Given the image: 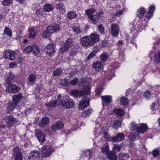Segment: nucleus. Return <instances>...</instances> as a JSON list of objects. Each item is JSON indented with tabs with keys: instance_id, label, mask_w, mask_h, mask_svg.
I'll return each instance as SVG.
<instances>
[{
	"instance_id": "obj_10",
	"label": "nucleus",
	"mask_w": 160,
	"mask_h": 160,
	"mask_svg": "<svg viewBox=\"0 0 160 160\" xmlns=\"http://www.w3.org/2000/svg\"><path fill=\"white\" fill-rule=\"evenodd\" d=\"M42 148L43 153L46 157H49L54 151V149L50 145L44 146Z\"/></svg>"
},
{
	"instance_id": "obj_14",
	"label": "nucleus",
	"mask_w": 160,
	"mask_h": 160,
	"mask_svg": "<svg viewBox=\"0 0 160 160\" xmlns=\"http://www.w3.org/2000/svg\"><path fill=\"white\" fill-rule=\"evenodd\" d=\"M44 51L49 56H52L55 54V49L53 44L48 45L44 48Z\"/></svg>"
},
{
	"instance_id": "obj_63",
	"label": "nucleus",
	"mask_w": 160,
	"mask_h": 160,
	"mask_svg": "<svg viewBox=\"0 0 160 160\" xmlns=\"http://www.w3.org/2000/svg\"><path fill=\"white\" fill-rule=\"evenodd\" d=\"M154 60L157 62L160 63V52L158 53L157 55L156 56Z\"/></svg>"
},
{
	"instance_id": "obj_11",
	"label": "nucleus",
	"mask_w": 160,
	"mask_h": 160,
	"mask_svg": "<svg viewBox=\"0 0 160 160\" xmlns=\"http://www.w3.org/2000/svg\"><path fill=\"white\" fill-rule=\"evenodd\" d=\"M17 55L16 53L14 51H7L4 55V58L6 59H9L11 60H15L16 56Z\"/></svg>"
},
{
	"instance_id": "obj_44",
	"label": "nucleus",
	"mask_w": 160,
	"mask_h": 160,
	"mask_svg": "<svg viewBox=\"0 0 160 160\" xmlns=\"http://www.w3.org/2000/svg\"><path fill=\"white\" fill-rule=\"evenodd\" d=\"M36 79V76L34 74H30L29 75L28 78V80L29 82L31 83H33Z\"/></svg>"
},
{
	"instance_id": "obj_6",
	"label": "nucleus",
	"mask_w": 160,
	"mask_h": 160,
	"mask_svg": "<svg viewBox=\"0 0 160 160\" xmlns=\"http://www.w3.org/2000/svg\"><path fill=\"white\" fill-rule=\"evenodd\" d=\"M73 40L71 38H68L64 42V45L60 48L61 51L63 52L68 50L69 48L72 47L73 44Z\"/></svg>"
},
{
	"instance_id": "obj_45",
	"label": "nucleus",
	"mask_w": 160,
	"mask_h": 160,
	"mask_svg": "<svg viewBox=\"0 0 160 160\" xmlns=\"http://www.w3.org/2000/svg\"><path fill=\"white\" fill-rule=\"evenodd\" d=\"M92 109L89 108L88 110H85L82 112V116L83 117H87L92 113Z\"/></svg>"
},
{
	"instance_id": "obj_31",
	"label": "nucleus",
	"mask_w": 160,
	"mask_h": 160,
	"mask_svg": "<svg viewBox=\"0 0 160 160\" xmlns=\"http://www.w3.org/2000/svg\"><path fill=\"white\" fill-rule=\"evenodd\" d=\"M96 12V9L93 8L87 9L85 10V14L87 15L88 18H89L91 17L92 16L93 13Z\"/></svg>"
},
{
	"instance_id": "obj_64",
	"label": "nucleus",
	"mask_w": 160,
	"mask_h": 160,
	"mask_svg": "<svg viewBox=\"0 0 160 160\" xmlns=\"http://www.w3.org/2000/svg\"><path fill=\"white\" fill-rule=\"evenodd\" d=\"M77 52V51L76 50H75L73 49L69 53V55L70 56L73 57L75 56Z\"/></svg>"
},
{
	"instance_id": "obj_26",
	"label": "nucleus",
	"mask_w": 160,
	"mask_h": 160,
	"mask_svg": "<svg viewBox=\"0 0 160 160\" xmlns=\"http://www.w3.org/2000/svg\"><path fill=\"white\" fill-rule=\"evenodd\" d=\"M103 65L102 63L100 61H97L92 64V67L95 68L97 71H101L102 69Z\"/></svg>"
},
{
	"instance_id": "obj_61",
	"label": "nucleus",
	"mask_w": 160,
	"mask_h": 160,
	"mask_svg": "<svg viewBox=\"0 0 160 160\" xmlns=\"http://www.w3.org/2000/svg\"><path fill=\"white\" fill-rule=\"evenodd\" d=\"M74 32L75 33L78 34L79 33L81 32L80 29L76 26H74L72 28Z\"/></svg>"
},
{
	"instance_id": "obj_2",
	"label": "nucleus",
	"mask_w": 160,
	"mask_h": 160,
	"mask_svg": "<svg viewBox=\"0 0 160 160\" xmlns=\"http://www.w3.org/2000/svg\"><path fill=\"white\" fill-rule=\"evenodd\" d=\"M131 32L132 33L131 36H127L125 37V40L127 42V44H128L129 43L132 44L133 46H135L136 48H137V44L134 42L133 41L135 38L137 37V35L138 33V30H136L135 28L133 27L132 28Z\"/></svg>"
},
{
	"instance_id": "obj_34",
	"label": "nucleus",
	"mask_w": 160,
	"mask_h": 160,
	"mask_svg": "<svg viewBox=\"0 0 160 160\" xmlns=\"http://www.w3.org/2000/svg\"><path fill=\"white\" fill-rule=\"evenodd\" d=\"M110 160H117V157L115 153L114 152H109L107 154Z\"/></svg>"
},
{
	"instance_id": "obj_21",
	"label": "nucleus",
	"mask_w": 160,
	"mask_h": 160,
	"mask_svg": "<svg viewBox=\"0 0 160 160\" xmlns=\"http://www.w3.org/2000/svg\"><path fill=\"white\" fill-rule=\"evenodd\" d=\"M23 94L20 92L18 94L14 95L12 96V101L18 105L21 102Z\"/></svg>"
},
{
	"instance_id": "obj_48",
	"label": "nucleus",
	"mask_w": 160,
	"mask_h": 160,
	"mask_svg": "<svg viewBox=\"0 0 160 160\" xmlns=\"http://www.w3.org/2000/svg\"><path fill=\"white\" fill-rule=\"evenodd\" d=\"M98 28L99 32L102 34H104L105 32V28L102 24H99L98 26Z\"/></svg>"
},
{
	"instance_id": "obj_57",
	"label": "nucleus",
	"mask_w": 160,
	"mask_h": 160,
	"mask_svg": "<svg viewBox=\"0 0 160 160\" xmlns=\"http://www.w3.org/2000/svg\"><path fill=\"white\" fill-rule=\"evenodd\" d=\"M53 26H49L47 28V30L51 34H52L53 33L55 32V30Z\"/></svg>"
},
{
	"instance_id": "obj_60",
	"label": "nucleus",
	"mask_w": 160,
	"mask_h": 160,
	"mask_svg": "<svg viewBox=\"0 0 160 160\" xmlns=\"http://www.w3.org/2000/svg\"><path fill=\"white\" fill-rule=\"evenodd\" d=\"M37 160L34 155L31 152L30 153L28 158V160Z\"/></svg>"
},
{
	"instance_id": "obj_7",
	"label": "nucleus",
	"mask_w": 160,
	"mask_h": 160,
	"mask_svg": "<svg viewBox=\"0 0 160 160\" xmlns=\"http://www.w3.org/2000/svg\"><path fill=\"white\" fill-rule=\"evenodd\" d=\"M4 120L5 122L7 123L8 127L11 128L14 126V124L17 122V119L14 118L12 115H9L5 117Z\"/></svg>"
},
{
	"instance_id": "obj_56",
	"label": "nucleus",
	"mask_w": 160,
	"mask_h": 160,
	"mask_svg": "<svg viewBox=\"0 0 160 160\" xmlns=\"http://www.w3.org/2000/svg\"><path fill=\"white\" fill-rule=\"evenodd\" d=\"M124 12V9L122 8V10L116 12L114 14L113 17H116L117 16L122 15Z\"/></svg>"
},
{
	"instance_id": "obj_42",
	"label": "nucleus",
	"mask_w": 160,
	"mask_h": 160,
	"mask_svg": "<svg viewBox=\"0 0 160 160\" xmlns=\"http://www.w3.org/2000/svg\"><path fill=\"white\" fill-rule=\"evenodd\" d=\"M121 122L118 120H116L113 123L112 125L114 128L117 129L119 127H120L121 125Z\"/></svg>"
},
{
	"instance_id": "obj_28",
	"label": "nucleus",
	"mask_w": 160,
	"mask_h": 160,
	"mask_svg": "<svg viewBox=\"0 0 160 160\" xmlns=\"http://www.w3.org/2000/svg\"><path fill=\"white\" fill-rule=\"evenodd\" d=\"M102 152L103 154H107L109 152L108 144L107 142L102 145L101 148Z\"/></svg>"
},
{
	"instance_id": "obj_41",
	"label": "nucleus",
	"mask_w": 160,
	"mask_h": 160,
	"mask_svg": "<svg viewBox=\"0 0 160 160\" xmlns=\"http://www.w3.org/2000/svg\"><path fill=\"white\" fill-rule=\"evenodd\" d=\"M62 72V71L61 68H58L53 72V76L54 77L59 76L61 74Z\"/></svg>"
},
{
	"instance_id": "obj_3",
	"label": "nucleus",
	"mask_w": 160,
	"mask_h": 160,
	"mask_svg": "<svg viewBox=\"0 0 160 160\" xmlns=\"http://www.w3.org/2000/svg\"><path fill=\"white\" fill-rule=\"evenodd\" d=\"M146 12V10L145 8L142 7H141L139 9L137 12V16L139 17L140 19H142L141 20L142 22H141L139 20L137 24V26L138 28H143L145 27L143 26L142 28H140V24L141 25L142 23L143 25H144L145 23L143 22H145L143 21L145 18V17H146V15H144V14Z\"/></svg>"
},
{
	"instance_id": "obj_20",
	"label": "nucleus",
	"mask_w": 160,
	"mask_h": 160,
	"mask_svg": "<svg viewBox=\"0 0 160 160\" xmlns=\"http://www.w3.org/2000/svg\"><path fill=\"white\" fill-rule=\"evenodd\" d=\"M101 98L102 100V104L108 105L112 102V97L110 95L101 96Z\"/></svg>"
},
{
	"instance_id": "obj_32",
	"label": "nucleus",
	"mask_w": 160,
	"mask_h": 160,
	"mask_svg": "<svg viewBox=\"0 0 160 160\" xmlns=\"http://www.w3.org/2000/svg\"><path fill=\"white\" fill-rule=\"evenodd\" d=\"M32 51L33 54L36 56H39V54H40L39 53L40 52V51L39 48L38 47L37 45H32Z\"/></svg>"
},
{
	"instance_id": "obj_59",
	"label": "nucleus",
	"mask_w": 160,
	"mask_h": 160,
	"mask_svg": "<svg viewBox=\"0 0 160 160\" xmlns=\"http://www.w3.org/2000/svg\"><path fill=\"white\" fill-rule=\"evenodd\" d=\"M108 44V41L105 39L102 40L101 42L100 46L101 47H104L106 46Z\"/></svg>"
},
{
	"instance_id": "obj_24",
	"label": "nucleus",
	"mask_w": 160,
	"mask_h": 160,
	"mask_svg": "<svg viewBox=\"0 0 160 160\" xmlns=\"http://www.w3.org/2000/svg\"><path fill=\"white\" fill-rule=\"evenodd\" d=\"M56 9L60 13H64L65 12L66 7L63 2H60L56 4Z\"/></svg>"
},
{
	"instance_id": "obj_29",
	"label": "nucleus",
	"mask_w": 160,
	"mask_h": 160,
	"mask_svg": "<svg viewBox=\"0 0 160 160\" xmlns=\"http://www.w3.org/2000/svg\"><path fill=\"white\" fill-rule=\"evenodd\" d=\"M78 14L74 11H68L67 14V17L69 19H72L78 17Z\"/></svg>"
},
{
	"instance_id": "obj_50",
	"label": "nucleus",
	"mask_w": 160,
	"mask_h": 160,
	"mask_svg": "<svg viewBox=\"0 0 160 160\" xmlns=\"http://www.w3.org/2000/svg\"><path fill=\"white\" fill-rule=\"evenodd\" d=\"M35 14L39 17L42 16H43V11L40 9H37L35 10Z\"/></svg>"
},
{
	"instance_id": "obj_1",
	"label": "nucleus",
	"mask_w": 160,
	"mask_h": 160,
	"mask_svg": "<svg viewBox=\"0 0 160 160\" xmlns=\"http://www.w3.org/2000/svg\"><path fill=\"white\" fill-rule=\"evenodd\" d=\"M61 105L62 107L67 109L72 108L75 105L74 102L70 97L67 95L62 97L61 99H58L55 101L45 104L47 108L49 109H51L55 107L58 105Z\"/></svg>"
},
{
	"instance_id": "obj_15",
	"label": "nucleus",
	"mask_w": 160,
	"mask_h": 160,
	"mask_svg": "<svg viewBox=\"0 0 160 160\" xmlns=\"http://www.w3.org/2000/svg\"><path fill=\"white\" fill-rule=\"evenodd\" d=\"M119 30V27L118 24L113 23L111 24V31L113 37H117L118 35Z\"/></svg>"
},
{
	"instance_id": "obj_30",
	"label": "nucleus",
	"mask_w": 160,
	"mask_h": 160,
	"mask_svg": "<svg viewBox=\"0 0 160 160\" xmlns=\"http://www.w3.org/2000/svg\"><path fill=\"white\" fill-rule=\"evenodd\" d=\"M53 9V6L49 3H46L43 6L44 11L49 12L52 11Z\"/></svg>"
},
{
	"instance_id": "obj_58",
	"label": "nucleus",
	"mask_w": 160,
	"mask_h": 160,
	"mask_svg": "<svg viewBox=\"0 0 160 160\" xmlns=\"http://www.w3.org/2000/svg\"><path fill=\"white\" fill-rule=\"evenodd\" d=\"M108 58V55L106 53H102L100 56V59L102 61H104Z\"/></svg>"
},
{
	"instance_id": "obj_39",
	"label": "nucleus",
	"mask_w": 160,
	"mask_h": 160,
	"mask_svg": "<svg viewBox=\"0 0 160 160\" xmlns=\"http://www.w3.org/2000/svg\"><path fill=\"white\" fill-rule=\"evenodd\" d=\"M82 91L83 95H89L91 93V88L89 86H87L85 87L83 90Z\"/></svg>"
},
{
	"instance_id": "obj_9",
	"label": "nucleus",
	"mask_w": 160,
	"mask_h": 160,
	"mask_svg": "<svg viewBox=\"0 0 160 160\" xmlns=\"http://www.w3.org/2000/svg\"><path fill=\"white\" fill-rule=\"evenodd\" d=\"M89 105V100L88 98L83 97L78 105V109L82 110L86 108Z\"/></svg>"
},
{
	"instance_id": "obj_37",
	"label": "nucleus",
	"mask_w": 160,
	"mask_h": 160,
	"mask_svg": "<svg viewBox=\"0 0 160 160\" xmlns=\"http://www.w3.org/2000/svg\"><path fill=\"white\" fill-rule=\"evenodd\" d=\"M120 102L121 104L123 106H127L129 104L128 99L125 97H122L121 98Z\"/></svg>"
},
{
	"instance_id": "obj_38",
	"label": "nucleus",
	"mask_w": 160,
	"mask_h": 160,
	"mask_svg": "<svg viewBox=\"0 0 160 160\" xmlns=\"http://www.w3.org/2000/svg\"><path fill=\"white\" fill-rule=\"evenodd\" d=\"M89 18L90 19L91 22L94 25L96 24L99 20L96 16H95V15L90 17Z\"/></svg>"
},
{
	"instance_id": "obj_19",
	"label": "nucleus",
	"mask_w": 160,
	"mask_h": 160,
	"mask_svg": "<svg viewBox=\"0 0 160 160\" xmlns=\"http://www.w3.org/2000/svg\"><path fill=\"white\" fill-rule=\"evenodd\" d=\"M17 105L12 101L9 102L7 104V109L5 112L6 113L9 114L10 112H12Z\"/></svg>"
},
{
	"instance_id": "obj_40",
	"label": "nucleus",
	"mask_w": 160,
	"mask_h": 160,
	"mask_svg": "<svg viewBox=\"0 0 160 160\" xmlns=\"http://www.w3.org/2000/svg\"><path fill=\"white\" fill-rule=\"evenodd\" d=\"M32 46L28 45L23 49V51L24 53L29 54L32 51Z\"/></svg>"
},
{
	"instance_id": "obj_23",
	"label": "nucleus",
	"mask_w": 160,
	"mask_h": 160,
	"mask_svg": "<svg viewBox=\"0 0 160 160\" xmlns=\"http://www.w3.org/2000/svg\"><path fill=\"white\" fill-rule=\"evenodd\" d=\"M49 118L48 117L45 116L39 123V125L41 128H44L49 123Z\"/></svg>"
},
{
	"instance_id": "obj_51",
	"label": "nucleus",
	"mask_w": 160,
	"mask_h": 160,
	"mask_svg": "<svg viewBox=\"0 0 160 160\" xmlns=\"http://www.w3.org/2000/svg\"><path fill=\"white\" fill-rule=\"evenodd\" d=\"M78 82V79L77 78H75L73 80H71L69 84L75 86L77 85Z\"/></svg>"
},
{
	"instance_id": "obj_5",
	"label": "nucleus",
	"mask_w": 160,
	"mask_h": 160,
	"mask_svg": "<svg viewBox=\"0 0 160 160\" xmlns=\"http://www.w3.org/2000/svg\"><path fill=\"white\" fill-rule=\"evenodd\" d=\"M13 156L15 160H23L22 154L21 152V149L18 146H16L12 150Z\"/></svg>"
},
{
	"instance_id": "obj_17",
	"label": "nucleus",
	"mask_w": 160,
	"mask_h": 160,
	"mask_svg": "<svg viewBox=\"0 0 160 160\" xmlns=\"http://www.w3.org/2000/svg\"><path fill=\"white\" fill-rule=\"evenodd\" d=\"M64 126V124L62 121L58 120L51 126V129L53 131L56 132L62 129Z\"/></svg>"
},
{
	"instance_id": "obj_27",
	"label": "nucleus",
	"mask_w": 160,
	"mask_h": 160,
	"mask_svg": "<svg viewBox=\"0 0 160 160\" xmlns=\"http://www.w3.org/2000/svg\"><path fill=\"white\" fill-rule=\"evenodd\" d=\"M70 94L74 97L78 98L83 95V92L77 89H73L71 92Z\"/></svg>"
},
{
	"instance_id": "obj_49",
	"label": "nucleus",
	"mask_w": 160,
	"mask_h": 160,
	"mask_svg": "<svg viewBox=\"0 0 160 160\" xmlns=\"http://www.w3.org/2000/svg\"><path fill=\"white\" fill-rule=\"evenodd\" d=\"M12 2V0H3L2 2V5L4 6H7Z\"/></svg>"
},
{
	"instance_id": "obj_22",
	"label": "nucleus",
	"mask_w": 160,
	"mask_h": 160,
	"mask_svg": "<svg viewBox=\"0 0 160 160\" xmlns=\"http://www.w3.org/2000/svg\"><path fill=\"white\" fill-rule=\"evenodd\" d=\"M148 129V127L147 124L142 123L138 127L137 132L143 134L147 131Z\"/></svg>"
},
{
	"instance_id": "obj_18",
	"label": "nucleus",
	"mask_w": 160,
	"mask_h": 160,
	"mask_svg": "<svg viewBox=\"0 0 160 160\" xmlns=\"http://www.w3.org/2000/svg\"><path fill=\"white\" fill-rule=\"evenodd\" d=\"M125 136L122 132L118 133L115 137H112L111 138V140L113 142H118L123 140Z\"/></svg>"
},
{
	"instance_id": "obj_13",
	"label": "nucleus",
	"mask_w": 160,
	"mask_h": 160,
	"mask_svg": "<svg viewBox=\"0 0 160 160\" xmlns=\"http://www.w3.org/2000/svg\"><path fill=\"white\" fill-rule=\"evenodd\" d=\"M35 136L38 140L41 143L45 142L46 140L45 136L40 129L35 130Z\"/></svg>"
},
{
	"instance_id": "obj_25",
	"label": "nucleus",
	"mask_w": 160,
	"mask_h": 160,
	"mask_svg": "<svg viewBox=\"0 0 160 160\" xmlns=\"http://www.w3.org/2000/svg\"><path fill=\"white\" fill-rule=\"evenodd\" d=\"M140 138L139 133L135 132H131L129 133L128 138L132 141H134L136 140H138Z\"/></svg>"
},
{
	"instance_id": "obj_53",
	"label": "nucleus",
	"mask_w": 160,
	"mask_h": 160,
	"mask_svg": "<svg viewBox=\"0 0 160 160\" xmlns=\"http://www.w3.org/2000/svg\"><path fill=\"white\" fill-rule=\"evenodd\" d=\"M123 143H122L119 145H114L113 147V148L117 152H119L121 149Z\"/></svg>"
},
{
	"instance_id": "obj_46",
	"label": "nucleus",
	"mask_w": 160,
	"mask_h": 160,
	"mask_svg": "<svg viewBox=\"0 0 160 160\" xmlns=\"http://www.w3.org/2000/svg\"><path fill=\"white\" fill-rule=\"evenodd\" d=\"M160 153V150L159 148L154 149L152 151L153 157L156 158L159 156Z\"/></svg>"
},
{
	"instance_id": "obj_43",
	"label": "nucleus",
	"mask_w": 160,
	"mask_h": 160,
	"mask_svg": "<svg viewBox=\"0 0 160 160\" xmlns=\"http://www.w3.org/2000/svg\"><path fill=\"white\" fill-rule=\"evenodd\" d=\"M97 52L95 50L91 52L88 55V57L86 58V61H88L90 59H92L94 57L96 54Z\"/></svg>"
},
{
	"instance_id": "obj_33",
	"label": "nucleus",
	"mask_w": 160,
	"mask_h": 160,
	"mask_svg": "<svg viewBox=\"0 0 160 160\" xmlns=\"http://www.w3.org/2000/svg\"><path fill=\"white\" fill-rule=\"evenodd\" d=\"M113 112L117 115L121 117L124 116L125 114L124 111L122 109H115L113 110Z\"/></svg>"
},
{
	"instance_id": "obj_52",
	"label": "nucleus",
	"mask_w": 160,
	"mask_h": 160,
	"mask_svg": "<svg viewBox=\"0 0 160 160\" xmlns=\"http://www.w3.org/2000/svg\"><path fill=\"white\" fill-rule=\"evenodd\" d=\"M144 97L147 100L149 99L151 97V93L149 91H146L143 94Z\"/></svg>"
},
{
	"instance_id": "obj_55",
	"label": "nucleus",
	"mask_w": 160,
	"mask_h": 160,
	"mask_svg": "<svg viewBox=\"0 0 160 160\" xmlns=\"http://www.w3.org/2000/svg\"><path fill=\"white\" fill-rule=\"evenodd\" d=\"M50 35L51 33L47 30L46 31H44L42 33L43 36L45 38H49Z\"/></svg>"
},
{
	"instance_id": "obj_36",
	"label": "nucleus",
	"mask_w": 160,
	"mask_h": 160,
	"mask_svg": "<svg viewBox=\"0 0 160 160\" xmlns=\"http://www.w3.org/2000/svg\"><path fill=\"white\" fill-rule=\"evenodd\" d=\"M15 75L13 74L12 72H9L8 77L6 79L7 83L8 85H10L11 81L13 79Z\"/></svg>"
},
{
	"instance_id": "obj_16",
	"label": "nucleus",
	"mask_w": 160,
	"mask_h": 160,
	"mask_svg": "<svg viewBox=\"0 0 160 160\" xmlns=\"http://www.w3.org/2000/svg\"><path fill=\"white\" fill-rule=\"evenodd\" d=\"M89 36L90 41L92 46L98 42L100 40L99 35L95 32L92 33L89 36Z\"/></svg>"
},
{
	"instance_id": "obj_12",
	"label": "nucleus",
	"mask_w": 160,
	"mask_h": 160,
	"mask_svg": "<svg viewBox=\"0 0 160 160\" xmlns=\"http://www.w3.org/2000/svg\"><path fill=\"white\" fill-rule=\"evenodd\" d=\"M90 41L89 36H86L82 38L80 42L83 46L89 48L92 46Z\"/></svg>"
},
{
	"instance_id": "obj_4",
	"label": "nucleus",
	"mask_w": 160,
	"mask_h": 160,
	"mask_svg": "<svg viewBox=\"0 0 160 160\" xmlns=\"http://www.w3.org/2000/svg\"><path fill=\"white\" fill-rule=\"evenodd\" d=\"M155 10V6L151 5L149 7V11L148 12L146 13L145 18L143 21L145 22L144 25H143L142 23L141 25L140 24V28H142L143 26L146 27L147 26L148 21L150 19L153 15V13Z\"/></svg>"
},
{
	"instance_id": "obj_62",
	"label": "nucleus",
	"mask_w": 160,
	"mask_h": 160,
	"mask_svg": "<svg viewBox=\"0 0 160 160\" xmlns=\"http://www.w3.org/2000/svg\"><path fill=\"white\" fill-rule=\"evenodd\" d=\"M104 12L102 11H100L97 12L95 15L96 16L98 19H99L100 17H102V16Z\"/></svg>"
},
{
	"instance_id": "obj_35",
	"label": "nucleus",
	"mask_w": 160,
	"mask_h": 160,
	"mask_svg": "<svg viewBox=\"0 0 160 160\" xmlns=\"http://www.w3.org/2000/svg\"><path fill=\"white\" fill-rule=\"evenodd\" d=\"M3 34L4 35H6L9 37H11L12 36V30L8 27L5 28L3 32Z\"/></svg>"
},
{
	"instance_id": "obj_8",
	"label": "nucleus",
	"mask_w": 160,
	"mask_h": 160,
	"mask_svg": "<svg viewBox=\"0 0 160 160\" xmlns=\"http://www.w3.org/2000/svg\"><path fill=\"white\" fill-rule=\"evenodd\" d=\"M6 88V91L8 93H16L19 92L21 88L20 87L14 84L9 85Z\"/></svg>"
},
{
	"instance_id": "obj_47",
	"label": "nucleus",
	"mask_w": 160,
	"mask_h": 160,
	"mask_svg": "<svg viewBox=\"0 0 160 160\" xmlns=\"http://www.w3.org/2000/svg\"><path fill=\"white\" fill-rule=\"evenodd\" d=\"M69 79L67 78L61 79L60 84L63 86H66L69 83Z\"/></svg>"
},
{
	"instance_id": "obj_54",
	"label": "nucleus",
	"mask_w": 160,
	"mask_h": 160,
	"mask_svg": "<svg viewBox=\"0 0 160 160\" xmlns=\"http://www.w3.org/2000/svg\"><path fill=\"white\" fill-rule=\"evenodd\" d=\"M137 125L134 122H132V126L131 127V131H136L137 132L138 127Z\"/></svg>"
}]
</instances>
